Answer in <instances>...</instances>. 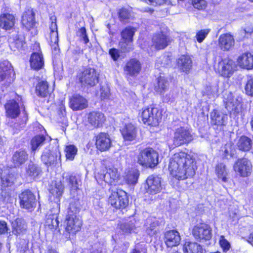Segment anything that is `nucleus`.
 I'll return each instance as SVG.
<instances>
[{
    "mask_svg": "<svg viewBox=\"0 0 253 253\" xmlns=\"http://www.w3.org/2000/svg\"><path fill=\"white\" fill-rule=\"evenodd\" d=\"M193 156L184 152L174 154L169 162V169L171 175L180 180L192 177L197 169Z\"/></svg>",
    "mask_w": 253,
    "mask_h": 253,
    "instance_id": "1",
    "label": "nucleus"
},
{
    "mask_svg": "<svg viewBox=\"0 0 253 253\" xmlns=\"http://www.w3.org/2000/svg\"><path fill=\"white\" fill-rule=\"evenodd\" d=\"M138 163L145 167L153 168L159 163V154L151 148H146L138 156Z\"/></svg>",
    "mask_w": 253,
    "mask_h": 253,
    "instance_id": "2",
    "label": "nucleus"
},
{
    "mask_svg": "<svg viewBox=\"0 0 253 253\" xmlns=\"http://www.w3.org/2000/svg\"><path fill=\"white\" fill-rule=\"evenodd\" d=\"M108 202L116 209H124L128 204L126 193L123 190H118L112 193L109 197Z\"/></svg>",
    "mask_w": 253,
    "mask_h": 253,
    "instance_id": "3",
    "label": "nucleus"
},
{
    "mask_svg": "<svg viewBox=\"0 0 253 253\" xmlns=\"http://www.w3.org/2000/svg\"><path fill=\"white\" fill-rule=\"evenodd\" d=\"M161 114L157 108L150 107L142 110L141 113L142 121L145 124L156 126L159 124Z\"/></svg>",
    "mask_w": 253,
    "mask_h": 253,
    "instance_id": "4",
    "label": "nucleus"
},
{
    "mask_svg": "<svg viewBox=\"0 0 253 253\" xmlns=\"http://www.w3.org/2000/svg\"><path fill=\"white\" fill-rule=\"evenodd\" d=\"M193 139L191 130L185 127H179L175 129L173 137V145L179 146L188 143Z\"/></svg>",
    "mask_w": 253,
    "mask_h": 253,
    "instance_id": "5",
    "label": "nucleus"
},
{
    "mask_svg": "<svg viewBox=\"0 0 253 253\" xmlns=\"http://www.w3.org/2000/svg\"><path fill=\"white\" fill-rule=\"evenodd\" d=\"M217 72L224 77H231L237 69V65L232 59L226 57L218 61L217 68Z\"/></svg>",
    "mask_w": 253,
    "mask_h": 253,
    "instance_id": "6",
    "label": "nucleus"
},
{
    "mask_svg": "<svg viewBox=\"0 0 253 253\" xmlns=\"http://www.w3.org/2000/svg\"><path fill=\"white\" fill-rule=\"evenodd\" d=\"M78 77L82 84L88 87L94 86L98 82V74L94 68L84 69Z\"/></svg>",
    "mask_w": 253,
    "mask_h": 253,
    "instance_id": "7",
    "label": "nucleus"
},
{
    "mask_svg": "<svg viewBox=\"0 0 253 253\" xmlns=\"http://www.w3.org/2000/svg\"><path fill=\"white\" fill-rule=\"evenodd\" d=\"M193 235L198 241L203 242L209 241L212 237V229L208 224L201 223L194 227Z\"/></svg>",
    "mask_w": 253,
    "mask_h": 253,
    "instance_id": "8",
    "label": "nucleus"
},
{
    "mask_svg": "<svg viewBox=\"0 0 253 253\" xmlns=\"http://www.w3.org/2000/svg\"><path fill=\"white\" fill-rule=\"evenodd\" d=\"M50 20L51 23L46 35V39L51 47L56 51L58 48V35L55 17H51Z\"/></svg>",
    "mask_w": 253,
    "mask_h": 253,
    "instance_id": "9",
    "label": "nucleus"
},
{
    "mask_svg": "<svg viewBox=\"0 0 253 253\" xmlns=\"http://www.w3.org/2000/svg\"><path fill=\"white\" fill-rule=\"evenodd\" d=\"M61 153L57 148L51 151L45 149L41 156V160L47 167L56 165L58 162L61 163Z\"/></svg>",
    "mask_w": 253,
    "mask_h": 253,
    "instance_id": "10",
    "label": "nucleus"
},
{
    "mask_svg": "<svg viewBox=\"0 0 253 253\" xmlns=\"http://www.w3.org/2000/svg\"><path fill=\"white\" fill-rule=\"evenodd\" d=\"M146 184L147 193L152 195L160 193L163 188L162 178L155 175L149 176L146 180Z\"/></svg>",
    "mask_w": 253,
    "mask_h": 253,
    "instance_id": "11",
    "label": "nucleus"
},
{
    "mask_svg": "<svg viewBox=\"0 0 253 253\" xmlns=\"http://www.w3.org/2000/svg\"><path fill=\"white\" fill-rule=\"evenodd\" d=\"M233 168L241 176L247 177L251 173L252 165L248 159H239L235 163Z\"/></svg>",
    "mask_w": 253,
    "mask_h": 253,
    "instance_id": "12",
    "label": "nucleus"
},
{
    "mask_svg": "<svg viewBox=\"0 0 253 253\" xmlns=\"http://www.w3.org/2000/svg\"><path fill=\"white\" fill-rule=\"evenodd\" d=\"M66 231L73 235L79 231L82 226V221L74 214H69L66 218Z\"/></svg>",
    "mask_w": 253,
    "mask_h": 253,
    "instance_id": "13",
    "label": "nucleus"
},
{
    "mask_svg": "<svg viewBox=\"0 0 253 253\" xmlns=\"http://www.w3.org/2000/svg\"><path fill=\"white\" fill-rule=\"evenodd\" d=\"M20 206L27 210L32 209L36 205V197L29 190L23 192L19 196Z\"/></svg>",
    "mask_w": 253,
    "mask_h": 253,
    "instance_id": "14",
    "label": "nucleus"
},
{
    "mask_svg": "<svg viewBox=\"0 0 253 253\" xmlns=\"http://www.w3.org/2000/svg\"><path fill=\"white\" fill-rule=\"evenodd\" d=\"M141 70V64L136 59L129 60L125 65L124 70L126 76L136 77Z\"/></svg>",
    "mask_w": 253,
    "mask_h": 253,
    "instance_id": "15",
    "label": "nucleus"
},
{
    "mask_svg": "<svg viewBox=\"0 0 253 253\" xmlns=\"http://www.w3.org/2000/svg\"><path fill=\"white\" fill-rule=\"evenodd\" d=\"M164 241L168 247L177 246L181 241L179 233L175 230L166 231L164 235Z\"/></svg>",
    "mask_w": 253,
    "mask_h": 253,
    "instance_id": "16",
    "label": "nucleus"
},
{
    "mask_svg": "<svg viewBox=\"0 0 253 253\" xmlns=\"http://www.w3.org/2000/svg\"><path fill=\"white\" fill-rule=\"evenodd\" d=\"M21 23L23 28L29 31L36 25L35 13L32 9L29 8L25 11L22 16Z\"/></svg>",
    "mask_w": 253,
    "mask_h": 253,
    "instance_id": "17",
    "label": "nucleus"
},
{
    "mask_svg": "<svg viewBox=\"0 0 253 253\" xmlns=\"http://www.w3.org/2000/svg\"><path fill=\"white\" fill-rule=\"evenodd\" d=\"M235 44V40L230 34L221 35L218 39V45L221 50L224 51L232 49Z\"/></svg>",
    "mask_w": 253,
    "mask_h": 253,
    "instance_id": "18",
    "label": "nucleus"
},
{
    "mask_svg": "<svg viewBox=\"0 0 253 253\" xmlns=\"http://www.w3.org/2000/svg\"><path fill=\"white\" fill-rule=\"evenodd\" d=\"M145 226V232L150 237L156 238L160 232V223L156 219L149 218L147 219Z\"/></svg>",
    "mask_w": 253,
    "mask_h": 253,
    "instance_id": "19",
    "label": "nucleus"
},
{
    "mask_svg": "<svg viewBox=\"0 0 253 253\" xmlns=\"http://www.w3.org/2000/svg\"><path fill=\"white\" fill-rule=\"evenodd\" d=\"M96 147L101 151H105L111 147L112 142L109 135L106 133H100L96 136Z\"/></svg>",
    "mask_w": 253,
    "mask_h": 253,
    "instance_id": "20",
    "label": "nucleus"
},
{
    "mask_svg": "<svg viewBox=\"0 0 253 253\" xmlns=\"http://www.w3.org/2000/svg\"><path fill=\"white\" fill-rule=\"evenodd\" d=\"M13 72L11 64L8 62L0 64V83L6 84V83H9L11 80L9 76Z\"/></svg>",
    "mask_w": 253,
    "mask_h": 253,
    "instance_id": "21",
    "label": "nucleus"
},
{
    "mask_svg": "<svg viewBox=\"0 0 253 253\" xmlns=\"http://www.w3.org/2000/svg\"><path fill=\"white\" fill-rule=\"evenodd\" d=\"M87 101L80 95L73 96L70 100V107L74 111L82 110L87 107Z\"/></svg>",
    "mask_w": 253,
    "mask_h": 253,
    "instance_id": "22",
    "label": "nucleus"
},
{
    "mask_svg": "<svg viewBox=\"0 0 253 253\" xmlns=\"http://www.w3.org/2000/svg\"><path fill=\"white\" fill-rule=\"evenodd\" d=\"M153 45L157 49L166 47L169 42L168 37L163 32L155 34L152 38Z\"/></svg>",
    "mask_w": 253,
    "mask_h": 253,
    "instance_id": "23",
    "label": "nucleus"
},
{
    "mask_svg": "<svg viewBox=\"0 0 253 253\" xmlns=\"http://www.w3.org/2000/svg\"><path fill=\"white\" fill-rule=\"evenodd\" d=\"M9 42L10 48L14 51L18 50L22 52L25 50L26 43L22 36L13 35L9 39Z\"/></svg>",
    "mask_w": 253,
    "mask_h": 253,
    "instance_id": "24",
    "label": "nucleus"
},
{
    "mask_svg": "<svg viewBox=\"0 0 253 253\" xmlns=\"http://www.w3.org/2000/svg\"><path fill=\"white\" fill-rule=\"evenodd\" d=\"M6 115L11 119L17 118L20 112L19 104L14 100H9L5 105Z\"/></svg>",
    "mask_w": 253,
    "mask_h": 253,
    "instance_id": "25",
    "label": "nucleus"
},
{
    "mask_svg": "<svg viewBox=\"0 0 253 253\" xmlns=\"http://www.w3.org/2000/svg\"><path fill=\"white\" fill-rule=\"evenodd\" d=\"M122 134L126 141H133L135 139L137 135L136 128L131 124H128L121 130Z\"/></svg>",
    "mask_w": 253,
    "mask_h": 253,
    "instance_id": "26",
    "label": "nucleus"
},
{
    "mask_svg": "<svg viewBox=\"0 0 253 253\" xmlns=\"http://www.w3.org/2000/svg\"><path fill=\"white\" fill-rule=\"evenodd\" d=\"M237 62L240 67L251 69L253 68V55L249 52L245 53L238 57Z\"/></svg>",
    "mask_w": 253,
    "mask_h": 253,
    "instance_id": "27",
    "label": "nucleus"
},
{
    "mask_svg": "<svg viewBox=\"0 0 253 253\" xmlns=\"http://www.w3.org/2000/svg\"><path fill=\"white\" fill-rule=\"evenodd\" d=\"M88 119L89 123L95 127L101 126L105 120L104 114L100 112H90Z\"/></svg>",
    "mask_w": 253,
    "mask_h": 253,
    "instance_id": "28",
    "label": "nucleus"
},
{
    "mask_svg": "<svg viewBox=\"0 0 253 253\" xmlns=\"http://www.w3.org/2000/svg\"><path fill=\"white\" fill-rule=\"evenodd\" d=\"M15 23L14 16L9 13H3L0 16V27L6 30L13 27Z\"/></svg>",
    "mask_w": 253,
    "mask_h": 253,
    "instance_id": "29",
    "label": "nucleus"
},
{
    "mask_svg": "<svg viewBox=\"0 0 253 253\" xmlns=\"http://www.w3.org/2000/svg\"><path fill=\"white\" fill-rule=\"evenodd\" d=\"M30 65L35 70H39L44 65V60L41 51L34 52L31 56Z\"/></svg>",
    "mask_w": 253,
    "mask_h": 253,
    "instance_id": "30",
    "label": "nucleus"
},
{
    "mask_svg": "<svg viewBox=\"0 0 253 253\" xmlns=\"http://www.w3.org/2000/svg\"><path fill=\"white\" fill-rule=\"evenodd\" d=\"M227 118L226 115L216 110H214L211 113V124L212 125L218 126L224 125Z\"/></svg>",
    "mask_w": 253,
    "mask_h": 253,
    "instance_id": "31",
    "label": "nucleus"
},
{
    "mask_svg": "<svg viewBox=\"0 0 253 253\" xmlns=\"http://www.w3.org/2000/svg\"><path fill=\"white\" fill-rule=\"evenodd\" d=\"M177 66L181 71L187 73L192 68V60L187 55H182L177 60Z\"/></svg>",
    "mask_w": 253,
    "mask_h": 253,
    "instance_id": "32",
    "label": "nucleus"
},
{
    "mask_svg": "<svg viewBox=\"0 0 253 253\" xmlns=\"http://www.w3.org/2000/svg\"><path fill=\"white\" fill-rule=\"evenodd\" d=\"M215 171L219 180L223 182H227L229 178V171L224 163H220L216 165Z\"/></svg>",
    "mask_w": 253,
    "mask_h": 253,
    "instance_id": "33",
    "label": "nucleus"
},
{
    "mask_svg": "<svg viewBox=\"0 0 253 253\" xmlns=\"http://www.w3.org/2000/svg\"><path fill=\"white\" fill-rule=\"evenodd\" d=\"M27 160L28 154L22 150L16 151L12 156V162L15 167L24 164Z\"/></svg>",
    "mask_w": 253,
    "mask_h": 253,
    "instance_id": "34",
    "label": "nucleus"
},
{
    "mask_svg": "<svg viewBox=\"0 0 253 253\" xmlns=\"http://www.w3.org/2000/svg\"><path fill=\"white\" fill-rule=\"evenodd\" d=\"M12 232L14 234L21 235L25 233L27 225L24 220L17 218L12 223Z\"/></svg>",
    "mask_w": 253,
    "mask_h": 253,
    "instance_id": "35",
    "label": "nucleus"
},
{
    "mask_svg": "<svg viewBox=\"0 0 253 253\" xmlns=\"http://www.w3.org/2000/svg\"><path fill=\"white\" fill-rule=\"evenodd\" d=\"M4 168V170L1 169V186L2 188H6L12 185L14 181V175L9 174V169Z\"/></svg>",
    "mask_w": 253,
    "mask_h": 253,
    "instance_id": "36",
    "label": "nucleus"
},
{
    "mask_svg": "<svg viewBox=\"0 0 253 253\" xmlns=\"http://www.w3.org/2000/svg\"><path fill=\"white\" fill-rule=\"evenodd\" d=\"M53 91V89L49 88L47 82H40L36 86V92L39 96L42 97L47 96L50 94Z\"/></svg>",
    "mask_w": 253,
    "mask_h": 253,
    "instance_id": "37",
    "label": "nucleus"
},
{
    "mask_svg": "<svg viewBox=\"0 0 253 253\" xmlns=\"http://www.w3.org/2000/svg\"><path fill=\"white\" fill-rule=\"evenodd\" d=\"M169 86L168 80L164 77L160 76L157 79V82L155 84V90L160 94L164 93Z\"/></svg>",
    "mask_w": 253,
    "mask_h": 253,
    "instance_id": "38",
    "label": "nucleus"
},
{
    "mask_svg": "<svg viewBox=\"0 0 253 253\" xmlns=\"http://www.w3.org/2000/svg\"><path fill=\"white\" fill-rule=\"evenodd\" d=\"M118 170L114 167L106 168V172L103 175L104 180L108 183H112L119 177Z\"/></svg>",
    "mask_w": 253,
    "mask_h": 253,
    "instance_id": "39",
    "label": "nucleus"
},
{
    "mask_svg": "<svg viewBox=\"0 0 253 253\" xmlns=\"http://www.w3.org/2000/svg\"><path fill=\"white\" fill-rule=\"evenodd\" d=\"M184 253H203L202 246L196 242H186L183 247Z\"/></svg>",
    "mask_w": 253,
    "mask_h": 253,
    "instance_id": "40",
    "label": "nucleus"
},
{
    "mask_svg": "<svg viewBox=\"0 0 253 253\" xmlns=\"http://www.w3.org/2000/svg\"><path fill=\"white\" fill-rule=\"evenodd\" d=\"M252 146V140L247 136H241L237 143L238 149L243 151H249Z\"/></svg>",
    "mask_w": 253,
    "mask_h": 253,
    "instance_id": "41",
    "label": "nucleus"
},
{
    "mask_svg": "<svg viewBox=\"0 0 253 253\" xmlns=\"http://www.w3.org/2000/svg\"><path fill=\"white\" fill-rule=\"evenodd\" d=\"M135 220L134 218L122 223L120 225L121 230L125 233H130L134 232L136 229L135 223Z\"/></svg>",
    "mask_w": 253,
    "mask_h": 253,
    "instance_id": "42",
    "label": "nucleus"
},
{
    "mask_svg": "<svg viewBox=\"0 0 253 253\" xmlns=\"http://www.w3.org/2000/svg\"><path fill=\"white\" fill-rule=\"evenodd\" d=\"M139 175L138 170L137 169L131 170L125 176L126 181L128 184H135L137 182Z\"/></svg>",
    "mask_w": 253,
    "mask_h": 253,
    "instance_id": "43",
    "label": "nucleus"
},
{
    "mask_svg": "<svg viewBox=\"0 0 253 253\" xmlns=\"http://www.w3.org/2000/svg\"><path fill=\"white\" fill-rule=\"evenodd\" d=\"M66 152V158L67 161H73L78 152L77 148L74 145L66 146L64 150Z\"/></svg>",
    "mask_w": 253,
    "mask_h": 253,
    "instance_id": "44",
    "label": "nucleus"
},
{
    "mask_svg": "<svg viewBox=\"0 0 253 253\" xmlns=\"http://www.w3.org/2000/svg\"><path fill=\"white\" fill-rule=\"evenodd\" d=\"M135 32V29L133 28L130 27L126 28L121 33L123 41L131 42Z\"/></svg>",
    "mask_w": 253,
    "mask_h": 253,
    "instance_id": "45",
    "label": "nucleus"
},
{
    "mask_svg": "<svg viewBox=\"0 0 253 253\" xmlns=\"http://www.w3.org/2000/svg\"><path fill=\"white\" fill-rule=\"evenodd\" d=\"M80 179L75 175H71L69 178V185L71 193L75 192L79 189Z\"/></svg>",
    "mask_w": 253,
    "mask_h": 253,
    "instance_id": "46",
    "label": "nucleus"
},
{
    "mask_svg": "<svg viewBox=\"0 0 253 253\" xmlns=\"http://www.w3.org/2000/svg\"><path fill=\"white\" fill-rule=\"evenodd\" d=\"M41 169L34 164H31L28 166L27 170V174L29 176L35 178L38 177L41 173Z\"/></svg>",
    "mask_w": 253,
    "mask_h": 253,
    "instance_id": "47",
    "label": "nucleus"
},
{
    "mask_svg": "<svg viewBox=\"0 0 253 253\" xmlns=\"http://www.w3.org/2000/svg\"><path fill=\"white\" fill-rule=\"evenodd\" d=\"M45 140V137L42 135H37L34 137L31 141L32 149L35 151L38 147L42 145Z\"/></svg>",
    "mask_w": 253,
    "mask_h": 253,
    "instance_id": "48",
    "label": "nucleus"
},
{
    "mask_svg": "<svg viewBox=\"0 0 253 253\" xmlns=\"http://www.w3.org/2000/svg\"><path fill=\"white\" fill-rule=\"evenodd\" d=\"M131 17V13L130 10L125 8H123L119 10V17L121 22H126Z\"/></svg>",
    "mask_w": 253,
    "mask_h": 253,
    "instance_id": "49",
    "label": "nucleus"
},
{
    "mask_svg": "<svg viewBox=\"0 0 253 253\" xmlns=\"http://www.w3.org/2000/svg\"><path fill=\"white\" fill-rule=\"evenodd\" d=\"M50 192L57 198L59 199L62 196L63 192V186L61 182L55 184L54 188L50 190Z\"/></svg>",
    "mask_w": 253,
    "mask_h": 253,
    "instance_id": "50",
    "label": "nucleus"
},
{
    "mask_svg": "<svg viewBox=\"0 0 253 253\" xmlns=\"http://www.w3.org/2000/svg\"><path fill=\"white\" fill-rule=\"evenodd\" d=\"M210 31V29H205L198 31L195 36L197 42L199 43L202 42L208 36Z\"/></svg>",
    "mask_w": 253,
    "mask_h": 253,
    "instance_id": "51",
    "label": "nucleus"
},
{
    "mask_svg": "<svg viewBox=\"0 0 253 253\" xmlns=\"http://www.w3.org/2000/svg\"><path fill=\"white\" fill-rule=\"evenodd\" d=\"M224 149V156L226 159H228L234 156L235 150L232 149V146L230 144H226Z\"/></svg>",
    "mask_w": 253,
    "mask_h": 253,
    "instance_id": "52",
    "label": "nucleus"
},
{
    "mask_svg": "<svg viewBox=\"0 0 253 253\" xmlns=\"http://www.w3.org/2000/svg\"><path fill=\"white\" fill-rule=\"evenodd\" d=\"M246 93L250 96H253V78L248 79L245 88Z\"/></svg>",
    "mask_w": 253,
    "mask_h": 253,
    "instance_id": "53",
    "label": "nucleus"
},
{
    "mask_svg": "<svg viewBox=\"0 0 253 253\" xmlns=\"http://www.w3.org/2000/svg\"><path fill=\"white\" fill-rule=\"evenodd\" d=\"M219 244L224 252H227L230 248V244L223 236L220 237Z\"/></svg>",
    "mask_w": 253,
    "mask_h": 253,
    "instance_id": "54",
    "label": "nucleus"
},
{
    "mask_svg": "<svg viewBox=\"0 0 253 253\" xmlns=\"http://www.w3.org/2000/svg\"><path fill=\"white\" fill-rule=\"evenodd\" d=\"M119 44L122 51L124 52H128L132 49V46L131 42L123 41L120 42Z\"/></svg>",
    "mask_w": 253,
    "mask_h": 253,
    "instance_id": "55",
    "label": "nucleus"
},
{
    "mask_svg": "<svg viewBox=\"0 0 253 253\" xmlns=\"http://www.w3.org/2000/svg\"><path fill=\"white\" fill-rule=\"evenodd\" d=\"M192 4L194 8L199 10L204 9L207 6V2L204 0H192Z\"/></svg>",
    "mask_w": 253,
    "mask_h": 253,
    "instance_id": "56",
    "label": "nucleus"
},
{
    "mask_svg": "<svg viewBox=\"0 0 253 253\" xmlns=\"http://www.w3.org/2000/svg\"><path fill=\"white\" fill-rule=\"evenodd\" d=\"M110 95V89L107 85H103L100 88V97L101 99L108 98Z\"/></svg>",
    "mask_w": 253,
    "mask_h": 253,
    "instance_id": "57",
    "label": "nucleus"
},
{
    "mask_svg": "<svg viewBox=\"0 0 253 253\" xmlns=\"http://www.w3.org/2000/svg\"><path fill=\"white\" fill-rule=\"evenodd\" d=\"M78 35L84 42V43H86L89 42V39L87 36L86 31L85 28L82 27L80 28L78 32Z\"/></svg>",
    "mask_w": 253,
    "mask_h": 253,
    "instance_id": "58",
    "label": "nucleus"
},
{
    "mask_svg": "<svg viewBox=\"0 0 253 253\" xmlns=\"http://www.w3.org/2000/svg\"><path fill=\"white\" fill-rule=\"evenodd\" d=\"M109 53L114 61H117L120 57L119 51L116 48L110 49Z\"/></svg>",
    "mask_w": 253,
    "mask_h": 253,
    "instance_id": "59",
    "label": "nucleus"
},
{
    "mask_svg": "<svg viewBox=\"0 0 253 253\" xmlns=\"http://www.w3.org/2000/svg\"><path fill=\"white\" fill-rule=\"evenodd\" d=\"M130 253H147V249L144 246L137 245Z\"/></svg>",
    "mask_w": 253,
    "mask_h": 253,
    "instance_id": "60",
    "label": "nucleus"
},
{
    "mask_svg": "<svg viewBox=\"0 0 253 253\" xmlns=\"http://www.w3.org/2000/svg\"><path fill=\"white\" fill-rule=\"evenodd\" d=\"M8 228L5 221L0 220V234H5L7 232Z\"/></svg>",
    "mask_w": 253,
    "mask_h": 253,
    "instance_id": "61",
    "label": "nucleus"
},
{
    "mask_svg": "<svg viewBox=\"0 0 253 253\" xmlns=\"http://www.w3.org/2000/svg\"><path fill=\"white\" fill-rule=\"evenodd\" d=\"M46 224L49 226L55 227L58 225V221L56 218L55 219L52 218H48L46 221Z\"/></svg>",
    "mask_w": 253,
    "mask_h": 253,
    "instance_id": "62",
    "label": "nucleus"
},
{
    "mask_svg": "<svg viewBox=\"0 0 253 253\" xmlns=\"http://www.w3.org/2000/svg\"><path fill=\"white\" fill-rule=\"evenodd\" d=\"M44 253H58V252L55 247L49 245L46 247Z\"/></svg>",
    "mask_w": 253,
    "mask_h": 253,
    "instance_id": "63",
    "label": "nucleus"
},
{
    "mask_svg": "<svg viewBox=\"0 0 253 253\" xmlns=\"http://www.w3.org/2000/svg\"><path fill=\"white\" fill-rule=\"evenodd\" d=\"M247 241L251 244L253 245V232L250 233L248 237Z\"/></svg>",
    "mask_w": 253,
    "mask_h": 253,
    "instance_id": "64",
    "label": "nucleus"
}]
</instances>
